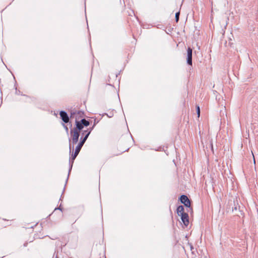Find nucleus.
Returning <instances> with one entry per match:
<instances>
[{"label": "nucleus", "instance_id": "f3484780", "mask_svg": "<svg viewBox=\"0 0 258 258\" xmlns=\"http://www.w3.org/2000/svg\"><path fill=\"white\" fill-rule=\"evenodd\" d=\"M94 126H95V124L93 125V126H92V127H91V128H88L87 131H91H91L93 130V128H94Z\"/></svg>", "mask_w": 258, "mask_h": 258}, {"label": "nucleus", "instance_id": "9d476101", "mask_svg": "<svg viewBox=\"0 0 258 258\" xmlns=\"http://www.w3.org/2000/svg\"><path fill=\"white\" fill-rule=\"evenodd\" d=\"M80 121H81V123H82V124H83L84 126H88L90 124V122L85 118L82 119Z\"/></svg>", "mask_w": 258, "mask_h": 258}, {"label": "nucleus", "instance_id": "ddd939ff", "mask_svg": "<svg viewBox=\"0 0 258 258\" xmlns=\"http://www.w3.org/2000/svg\"><path fill=\"white\" fill-rule=\"evenodd\" d=\"M179 14H180V13L178 12H177L176 14H175V20H176V21L177 22L179 20Z\"/></svg>", "mask_w": 258, "mask_h": 258}, {"label": "nucleus", "instance_id": "4468645a", "mask_svg": "<svg viewBox=\"0 0 258 258\" xmlns=\"http://www.w3.org/2000/svg\"><path fill=\"white\" fill-rule=\"evenodd\" d=\"M196 109H197V112L198 116L199 117L200 115V108L199 106H197Z\"/></svg>", "mask_w": 258, "mask_h": 258}, {"label": "nucleus", "instance_id": "39448f33", "mask_svg": "<svg viewBox=\"0 0 258 258\" xmlns=\"http://www.w3.org/2000/svg\"><path fill=\"white\" fill-rule=\"evenodd\" d=\"M192 49L188 47L187 49V63L189 65H192Z\"/></svg>", "mask_w": 258, "mask_h": 258}, {"label": "nucleus", "instance_id": "f8f14e48", "mask_svg": "<svg viewBox=\"0 0 258 258\" xmlns=\"http://www.w3.org/2000/svg\"><path fill=\"white\" fill-rule=\"evenodd\" d=\"M91 131H84L82 134L83 135H85L84 138L87 139Z\"/></svg>", "mask_w": 258, "mask_h": 258}, {"label": "nucleus", "instance_id": "a211bd4d", "mask_svg": "<svg viewBox=\"0 0 258 258\" xmlns=\"http://www.w3.org/2000/svg\"><path fill=\"white\" fill-rule=\"evenodd\" d=\"M54 258H58L57 255L56 254Z\"/></svg>", "mask_w": 258, "mask_h": 258}, {"label": "nucleus", "instance_id": "1a4fd4ad", "mask_svg": "<svg viewBox=\"0 0 258 258\" xmlns=\"http://www.w3.org/2000/svg\"><path fill=\"white\" fill-rule=\"evenodd\" d=\"M228 37L229 38V42H227V41H226L225 44L226 45L232 46V45L233 44V36L232 35V33H230L229 36Z\"/></svg>", "mask_w": 258, "mask_h": 258}, {"label": "nucleus", "instance_id": "f03ea898", "mask_svg": "<svg viewBox=\"0 0 258 258\" xmlns=\"http://www.w3.org/2000/svg\"><path fill=\"white\" fill-rule=\"evenodd\" d=\"M71 134L72 135L71 139H70V149L72 148L74 149V145L76 144L78 142L79 137L80 136V132H77V130H71Z\"/></svg>", "mask_w": 258, "mask_h": 258}, {"label": "nucleus", "instance_id": "6e6552de", "mask_svg": "<svg viewBox=\"0 0 258 258\" xmlns=\"http://www.w3.org/2000/svg\"><path fill=\"white\" fill-rule=\"evenodd\" d=\"M184 209L183 206H179L177 208V213L179 216H181L183 215V214H185L186 213L184 211Z\"/></svg>", "mask_w": 258, "mask_h": 258}, {"label": "nucleus", "instance_id": "423d86ee", "mask_svg": "<svg viewBox=\"0 0 258 258\" xmlns=\"http://www.w3.org/2000/svg\"><path fill=\"white\" fill-rule=\"evenodd\" d=\"M181 219L185 226H187L189 224L188 215L187 213L180 216Z\"/></svg>", "mask_w": 258, "mask_h": 258}, {"label": "nucleus", "instance_id": "6ab92c4d", "mask_svg": "<svg viewBox=\"0 0 258 258\" xmlns=\"http://www.w3.org/2000/svg\"><path fill=\"white\" fill-rule=\"evenodd\" d=\"M253 161L255 163V159H254V158L253 159Z\"/></svg>", "mask_w": 258, "mask_h": 258}, {"label": "nucleus", "instance_id": "7ed1b4c3", "mask_svg": "<svg viewBox=\"0 0 258 258\" xmlns=\"http://www.w3.org/2000/svg\"><path fill=\"white\" fill-rule=\"evenodd\" d=\"M181 202L187 207H189L190 206V202L188 199L187 197L185 195H182L180 197Z\"/></svg>", "mask_w": 258, "mask_h": 258}, {"label": "nucleus", "instance_id": "dca6fc26", "mask_svg": "<svg viewBox=\"0 0 258 258\" xmlns=\"http://www.w3.org/2000/svg\"><path fill=\"white\" fill-rule=\"evenodd\" d=\"M86 139H85V138H84L83 139V140L79 143L80 144H81L83 146L84 144L85 143V142H86Z\"/></svg>", "mask_w": 258, "mask_h": 258}, {"label": "nucleus", "instance_id": "9b49d317", "mask_svg": "<svg viewBox=\"0 0 258 258\" xmlns=\"http://www.w3.org/2000/svg\"><path fill=\"white\" fill-rule=\"evenodd\" d=\"M83 145H81V144H79L76 147V149H75V152H77L78 154L79 153Z\"/></svg>", "mask_w": 258, "mask_h": 258}, {"label": "nucleus", "instance_id": "2eb2a0df", "mask_svg": "<svg viewBox=\"0 0 258 258\" xmlns=\"http://www.w3.org/2000/svg\"><path fill=\"white\" fill-rule=\"evenodd\" d=\"M63 127L64 128L65 131L67 132V133H69V128L68 127V126L66 125H65L64 123L63 124Z\"/></svg>", "mask_w": 258, "mask_h": 258}, {"label": "nucleus", "instance_id": "0eeeda50", "mask_svg": "<svg viewBox=\"0 0 258 258\" xmlns=\"http://www.w3.org/2000/svg\"><path fill=\"white\" fill-rule=\"evenodd\" d=\"M78 154L77 152H75L74 154L73 155H72V157L70 158V161H69V164H70V171H71V170L72 169V167H73V164L74 163V161L75 159V158H76V157L78 156Z\"/></svg>", "mask_w": 258, "mask_h": 258}, {"label": "nucleus", "instance_id": "f257e3e1", "mask_svg": "<svg viewBox=\"0 0 258 258\" xmlns=\"http://www.w3.org/2000/svg\"><path fill=\"white\" fill-rule=\"evenodd\" d=\"M83 114V112L81 111H72L71 112L70 118H75L76 127L74 128L73 130H77V131L79 132H80V131L83 128L84 125L83 124H82V123H81V121L78 120V117H81Z\"/></svg>", "mask_w": 258, "mask_h": 258}, {"label": "nucleus", "instance_id": "20e7f679", "mask_svg": "<svg viewBox=\"0 0 258 258\" xmlns=\"http://www.w3.org/2000/svg\"><path fill=\"white\" fill-rule=\"evenodd\" d=\"M60 118L64 123H68L69 122V117L67 113L64 111H61L59 112Z\"/></svg>", "mask_w": 258, "mask_h": 258}]
</instances>
